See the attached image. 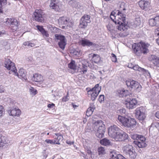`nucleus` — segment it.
<instances>
[{"label":"nucleus","instance_id":"obj_40","mask_svg":"<svg viewBox=\"0 0 159 159\" xmlns=\"http://www.w3.org/2000/svg\"><path fill=\"white\" fill-rule=\"evenodd\" d=\"M80 64L82 65L87 66H89L88 62L85 59H82L81 60H80Z\"/></svg>","mask_w":159,"mask_h":159},{"label":"nucleus","instance_id":"obj_5","mask_svg":"<svg viewBox=\"0 0 159 159\" xmlns=\"http://www.w3.org/2000/svg\"><path fill=\"white\" fill-rule=\"evenodd\" d=\"M127 87L130 90L132 89H136L137 92L139 93L141 90L142 86L139 83L136 81L129 80L126 81Z\"/></svg>","mask_w":159,"mask_h":159},{"label":"nucleus","instance_id":"obj_43","mask_svg":"<svg viewBox=\"0 0 159 159\" xmlns=\"http://www.w3.org/2000/svg\"><path fill=\"white\" fill-rule=\"evenodd\" d=\"M69 4L74 7H75L76 5L77 2L75 0H72L70 1L68 3Z\"/></svg>","mask_w":159,"mask_h":159},{"label":"nucleus","instance_id":"obj_36","mask_svg":"<svg viewBox=\"0 0 159 159\" xmlns=\"http://www.w3.org/2000/svg\"><path fill=\"white\" fill-rule=\"evenodd\" d=\"M90 18V16L89 15H84L81 17V19L88 23H89L91 22Z\"/></svg>","mask_w":159,"mask_h":159},{"label":"nucleus","instance_id":"obj_10","mask_svg":"<svg viewBox=\"0 0 159 159\" xmlns=\"http://www.w3.org/2000/svg\"><path fill=\"white\" fill-rule=\"evenodd\" d=\"M128 134L123 131L120 130L114 138L116 141H125L128 139Z\"/></svg>","mask_w":159,"mask_h":159},{"label":"nucleus","instance_id":"obj_32","mask_svg":"<svg viewBox=\"0 0 159 159\" xmlns=\"http://www.w3.org/2000/svg\"><path fill=\"white\" fill-rule=\"evenodd\" d=\"M7 4V0H0V13L3 12L2 8Z\"/></svg>","mask_w":159,"mask_h":159},{"label":"nucleus","instance_id":"obj_21","mask_svg":"<svg viewBox=\"0 0 159 159\" xmlns=\"http://www.w3.org/2000/svg\"><path fill=\"white\" fill-rule=\"evenodd\" d=\"M32 80L37 82H42L43 81V77L39 74L33 75L31 78Z\"/></svg>","mask_w":159,"mask_h":159},{"label":"nucleus","instance_id":"obj_20","mask_svg":"<svg viewBox=\"0 0 159 159\" xmlns=\"http://www.w3.org/2000/svg\"><path fill=\"white\" fill-rule=\"evenodd\" d=\"M79 43L84 47L85 46L90 47L93 45H95V43H93V42H90L87 39H83L80 40Z\"/></svg>","mask_w":159,"mask_h":159},{"label":"nucleus","instance_id":"obj_54","mask_svg":"<svg viewBox=\"0 0 159 159\" xmlns=\"http://www.w3.org/2000/svg\"><path fill=\"white\" fill-rule=\"evenodd\" d=\"M41 33L46 37H48L49 36V34H48V32L45 30Z\"/></svg>","mask_w":159,"mask_h":159},{"label":"nucleus","instance_id":"obj_17","mask_svg":"<svg viewBox=\"0 0 159 159\" xmlns=\"http://www.w3.org/2000/svg\"><path fill=\"white\" fill-rule=\"evenodd\" d=\"M15 75H17L20 79H23L24 80H26V73L24 70L23 69H20L19 70L18 73L17 72V70H15V71L13 72Z\"/></svg>","mask_w":159,"mask_h":159},{"label":"nucleus","instance_id":"obj_38","mask_svg":"<svg viewBox=\"0 0 159 159\" xmlns=\"http://www.w3.org/2000/svg\"><path fill=\"white\" fill-rule=\"evenodd\" d=\"M94 108L93 107H89L88 108L86 111V115L89 117L90 116L93 114V112L94 110Z\"/></svg>","mask_w":159,"mask_h":159},{"label":"nucleus","instance_id":"obj_39","mask_svg":"<svg viewBox=\"0 0 159 159\" xmlns=\"http://www.w3.org/2000/svg\"><path fill=\"white\" fill-rule=\"evenodd\" d=\"M66 44V41L58 42V45L59 47L62 50H64Z\"/></svg>","mask_w":159,"mask_h":159},{"label":"nucleus","instance_id":"obj_63","mask_svg":"<svg viewBox=\"0 0 159 159\" xmlns=\"http://www.w3.org/2000/svg\"><path fill=\"white\" fill-rule=\"evenodd\" d=\"M156 34H157V35L159 36V28H157L155 30Z\"/></svg>","mask_w":159,"mask_h":159},{"label":"nucleus","instance_id":"obj_33","mask_svg":"<svg viewBox=\"0 0 159 159\" xmlns=\"http://www.w3.org/2000/svg\"><path fill=\"white\" fill-rule=\"evenodd\" d=\"M68 67L69 68L74 71L76 69V66L75 64V61H74L72 60L68 64Z\"/></svg>","mask_w":159,"mask_h":159},{"label":"nucleus","instance_id":"obj_56","mask_svg":"<svg viewBox=\"0 0 159 159\" xmlns=\"http://www.w3.org/2000/svg\"><path fill=\"white\" fill-rule=\"evenodd\" d=\"M117 159H126V158L121 154H118L117 156Z\"/></svg>","mask_w":159,"mask_h":159},{"label":"nucleus","instance_id":"obj_61","mask_svg":"<svg viewBox=\"0 0 159 159\" xmlns=\"http://www.w3.org/2000/svg\"><path fill=\"white\" fill-rule=\"evenodd\" d=\"M134 65L132 63H130L129 64L128 66V67L129 68L133 69Z\"/></svg>","mask_w":159,"mask_h":159},{"label":"nucleus","instance_id":"obj_46","mask_svg":"<svg viewBox=\"0 0 159 159\" xmlns=\"http://www.w3.org/2000/svg\"><path fill=\"white\" fill-rule=\"evenodd\" d=\"M30 93L33 95H35L37 93V90L34 88L31 87L30 89Z\"/></svg>","mask_w":159,"mask_h":159},{"label":"nucleus","instance_id":"obj_59","mask_svg":"<svg viewBox=\"0 0 159 159\" xmlns=\"http://www.w3.org/2000/svg\"><path fill=\"white\" fill-rule=\"evenodd\" d=\"M4 143L3 142L1 136H0V147H3Z\"/></svg>","mask_w":159,"mask_h":159},{"label":"nucleus","instance_id":"obj_37","mask_svg":"<svg viewBox=\"0 0 159 159\" xmlns=\"http://www.w3.org/2000/svg\"><path fill=\"white\" fill-rule=\"evenodd\" d=\"M88 24L87 22L80 19L79 27L80 28L85 29L87 27Z\"/></svg>","mask_w":159,"mask_h":159},{"label":"nucleus","instance_id":"obj_31","mask_svg":"<svg viewBox=\"0 0 159 159\" xmlns=\"http://www.w3.org/2000/svg\"><path fill=\"white\" fill-rule=\"evenodd\" d=\"M70 53L73 55L80 57L81 55L80 51L79 49H74L71 50Z\"/></svg>","mask_w":159,"mask_h":159},{"label":"nucleus","instance_id":"obj_42","mask_svg":"<svg viewBox=\"0 0 159 159\" xmlns=\"http://www.w3.org/2000/svg\"><path fill=\"white\" fill-rule=\"evenodd\" d=\"M140 136V135L137 134H131V138L134 140H139V137Z\"/></svg>","mask_w":159,"mask_h":159},{"label":"nucleus","instance_id":"obj_7","mask_svg":"<svg viewBox=\"0 0 159 159\" xmlns=\"http://www.w3.org/2000/svg\"><path fill=\"white\" fill-rule=\"evenodd\" d=\"M101 89V87L99 86L98 84H96L94 87L88 91V94L89 95H91V99L93 101L96 99Z\"/></svg>","mask_w":159,"mask_h":159},{"label":"nucleus","instance_id":"obj_9","mask_svg":"<svg viewBox=\"0 0 159 159\" xmlns=\"http://www.w3.org/2000/svg\"><path fill=\"white\" fill-rule=\"evenodd\" d=\"M135 114L136 117L140 120H144L146 117L145 114L144 109L142 107L138 108L136 109Z\"/></svg>","mask_w":159,"mask_h":159},{"label":"nucleus","instance_id":"obj_47","mask_svg":"<svg viewBox=\"0 0 159 159\" xmlns=\"http://www.w3.org/2000/svg\"><path fill=\"white\" fill-rule=\"evenodd\" d=\"M36 27L37 29L41 33H42L44 30V28H43V27L42 26L38 25L36 26Z\"/></svg>","mask_w":159,"mask_h":159},{"label":"nucleus","instance_id":"obj_16","mask_svg":"<svg viewBox=\"0 0 159 159\" xmlns=\"http://www.w3.org/2000/svg\"><path fill=\"white\" fill-rule=\"evenodd\" d=\"M140 42L138 43H134L132 45V49L134 53L137 56L140 55L141 53Z\"/></svg>","mask_w":159,"mask_h":159},{"label":"nucleus","instance_id":"obj_13","mask_svg":"<svg viewBox=\"0 0 159 159\" xmlns=\"http://www.w3.org/2000/svg\"><path fill=\"white\" fill-rule=\"evenodd\" d=\"M126 103V107L129 109H133L136 107L137 102L135 98H128Z\"/></svg>","mask_w":159,"mask_h":159},{"label":"nucleus","instance_id":"obj_55","mask_svg":"<svg viewBox=\"0 0 159 159\" xmlns=\"http://www.w3.org/2000/svg\"><path fill=\"white\" fill-rule=\"evenodd\" d=\"M63 136L61 135H58V136L56 138V140H58V141H62L63 140Z\"/></svg>","mask_w":159,"mask_h":159},{"label":"nucleus","instance_id":"obj_64","mask_svg":"<svg viewBox=\"0 0 159 159\" xmlns=\"http://www.w3.org/2000/svg\"><path fill=\"white\" fill-rule=\"evenodd\" d=\"M155 116L157 118L159 119V111H157L156 113Z\"/></svg>","mask_w":159,"mask_h":159},{"label":"nucleus","instance_id":"obj_52","mask_svg":"<svg viewBox=\"0 0 159 159\" xmlns=\"http://www.w3.org/2000/svg\"><path fill=\"white\" fill-rule=\"evenodd\" d=\"M69 100V98L67 97V96H66L62 98V101L63 102H66Z\"/></svg>","mask_w":159,"mask_h":159},{"label":"nucleus","instance_id":"obj_27","mask_svg":"<svg viewBox=\"0 0 159 159\" xmlns=\"http://www.w3.org/2000/svg\"><path fill=\"white\" fill-rule=\"evenodd\" d=\"M157 129L159 131V122H155L152 124L149 130L150 132H152L153 130H156Z\"/></svg>","mask_w":159,"mask_h":159},{"label":"nucleus","instance_id":"obj_14","mask_svg":"<svg viewBox=\"0 0 159 159\" xmlns=\"http://www.w3.org/2000/svg\"><path fill=\"white\" fill-rule=\"evenodd\" d=\"M145 140L146 139L144 136L140 135L139 140L137 141H134V142L139 148H142L145 147L147 145L145 143Z\"/></svg>","mask_w":159,"mask_h":159},{"label":"nucleus","instance_id":"obj_12","mask_svg":"<svg viewBox=\"0 0 159 159\" xmlns=\"http://www.w3.org/2000/svg\"><path fill=\"white\" fill-rule=\"evenodd\" d=\"M4 64L5 67L7 69L11 70V72H13L15 71V70H16L14 63L11 61L10 59L8 58L5 59Z\"/></svg>","mask_w":159,"mask_h":159},{"label":"nucleus","instance_id":"obj_57","mask_svg":"<svg viewBox=\"0 0 159 159\" xmlns=\"http://www.w3.org/2000/svg\"><path fill=\"white\" fill-rule=\"evenodd\" d=\"M5 89L3 86L2 85H0V93L4 92Z\"/></svg>","mask_w":159,"mask_h":159},{"label":"nucleus","instance_id":"obj_22","mask_svg":"<svg viewBox=\"0 0 159 159\" xmlns=\"http://www.w3.org/2000/svg\"><path fill=\"white\" fill-rule=\"evenodd\" d=\"M8 112L10 116H19L20 114L21 111L19 109L15 108L11 110H8Z\"/></svg>","mask_w":159,"mask_h":159},{"label":"nucleus","instance_id":"obj_49","mask_svg":"<svg viewBox=\"0 0 159 159\" xmlns=\"http://www.w3.org/2000/svg\"><path fill=\"white\" fill-rule=\"evenodd\" d=\"M99 101L101 102L104 100V95H101L99 96L98 98Z\"/></svg>","mask_w":159,"mask_h":159},{"label":"nucleus","instance_id":"obj_53","mask_svg":"<svg viewBox=\"0 0 159 159\" xmlns=\"http://www.w3.org/2000/svg\"><path fill=\"white\" fill-rule=\"evenodd\" d=\"M119 112L121 114H125V109H120L118 110Z\"/></svg>","mask_w":159,"mask_h":159},{"label":"nucleus","instance_id":"obj_19","mask_svg":"<svg viewBox=\"0 0 159 159\" xmlns=\"http://www.w3.org/2000/svg\"><path fill=\"white\" fill-rule=\"evenodd\" d=\"M58 21L60 25H65L68 26L69 23V20L66 17H62L59 18Z\"/></svg>","mask_w":159,"mask_h":159},{"label":"nucleus","instance_id":"obj_25","mask_svg":"<svg viewBox=\"0 0 159 159\" xmlns=\"http://www.w3.org/2000/svg\"><path fill=\"white\" fill-rule=\"evenodd\" d=\"M141 48V53L145 54L148 52V48L149 46V44L148 43L140 42Z\"/></svg>","mask_w":159,"mask_h":159},{"label":"nucleus","instance_id":"obj_58","mask_svg":"<svg viewBox=\"0 0 159 159\" xmlns=\"http://www.w3.org/2000/svg\"><path fill=\"white\" fill-rule=\"evenodd\" d=\"M29 46L28 47H33L35 46V44L33 43H30V42H29Z\"/></svg>","mask_w":159,"mask_h":159},{"label":"nucleus","instance_id":"obj_24","mask_svg":"<svg viewBox=\"0 0 159 159\" xmlns=\"http://www.w3.org/2000/svg\"><path fill=\"white\" fill-rule=\"evenodd\" d=\"M6 23L7 24H10V25H12V26L13 27L15 26L16 27V29H17V27L18 25V22L16 19L7 18V21H6Z\"/></svg>","mask_w":159,"mask_h":159},{"label":"nucleus","instance_id":"obj_44","mask_svg":"<svg viewBox=\"0 0 159 159\" xmlns=\"http://www.w3.org/2000/svg\"><path fill=\"white\" fill-rule=\"evenodd\" d=\"M50 7L52 9L56 10L58 7V6L55 3L51 2Z\"/></svg>","mask_w":159,"mask_h":159},{"label":"nucleus","instance_id":"obj_62","mask_svg":"<svg viewBox=\"0 0 159 159\" xmlns=\"http://www.w3.org/2000/svg\"><path fill=\"white\" fill-rule=\"evenodd\" d=\"M66 143L67 144H70V145H72V144H73V143H74V142H71V141H69L68 140H67L66 141Z\"/></svg>","mask_w":159,"mask_h":159},{"label":"nucleus","instance_id":"obj_51","mask_svg":"<svg viewBox=\"0 0 159 159\" xmlns=\"http://www.w3.org/2000/svg\"><path fill=\"white\" fill-rule=\"evenodd\" d=\"M4 111L3 107L2 106L0 105V117L3 115V112Z\"/></svg>","mask_w":159,"mask_h":159},{"label":"nucleus","instance_id":"obj_60","mask_svg":"<svg viewBox=\"0 0 159 159\" xmlns=\"http://www.w3.org/2000/svg\"><path fill=\"white\" fill-rule=\"evenodd\" d=\"M54 107L55 104L53 103H52L51 104H49L48 105V107L49 108H52L53 107Z\"/></svg>","mask_w":159,"mask_h":159},{"label":"nucleus","instance_id":"obj_3","mask_svg":"<svg viewBox=\"0 0 159 159\" xmlns=\"http://www.w3.org/2000/svg\"><path fill=\"white\" fill-rule=\"evenodd\" d=\"M126 5L124 2L121 3L120 6L119 10L116 11V12L112 11L110 16L113 15L115 16L116 18H120L126 17L125 11L126 10Z\"/></svg>","mask_w":159,"mask_h":159},{"label":"nucleus","instance_id":"obj_28","mask_svg":"<svg viewBox=\"0 0 159 159\" xmlns=\"http://www.w3.org/2000/svg\"><path fill=\"white\" fill-rule=\"evenodd\" d=\"M133 69L135 70H138L139 71L142 72L143 73L148 72L149 75H150V72L148 70L139 67L138 65H134Z\"/></svg>","mask_w":159,"mask_h":159},{"label":"nucleus","instance_id":"obj_15","mask_svg":"<svg viewBox=\"0 0 159 159\" xmlns=\"http://www.w3.org/2000/svg\"><path fill=\"white\" fill-rule=\"evenodd\" d=\"M140 7L143 10L146 11L150 7V2L146 0H141L139 2Z\"/></svg>","mask_w":159,"mask_h":159},{"label":"nucleus","instance_id":"obj_4","mask_svg":"<svg viewBox=\"0 0 159 159\" xmlns=\"http://www.w3.org/2000/svg\"><path fill=\"white\" fill-rule=\"evenodd\" d=\"M94 125L98 127L96 135L99 138H102L104 136V133L105 130V125H104L102 120H98L95 122Z\"/></svg>","mask_w":159,"mask_h":159},{"label":"nucleus","instance_id":"obj_1","mask_svg":"<svg viewBox=\"0 0 159 159\" xmlns=\"http://www.w3.org/2000/svg\"><path fill=\"white\" fill-rule=\"evenodd\" d=\"M126 17L120 18H116L114 16H110L111 19L116 24H117L116 28L121 31H124L126 30L128 26L127 22L125 21Z\"/></svg>","mask_w":159,"mask_h":159},{"label":"nucleus","instance_id":"obj_41","mask_svg":"<svg viewBox=\"0 0 159 159\" xmlns=\"http://www.w3.org/2000/svg\"><path fill=\"white\" fill-rule=\"evenodd\" d=\"M98 151L99 155L103 154L105 153V149L102 147H99L98 148Z\"/></svg>","mask_w":159,"mask_h":159},{"label":"nucleus","instance_id":"obj_34","mask_svg":"<svg viewBox=\"0 0 159 159\" xmlns=\"http://www.w3.org/2000/svg\"><path fill=\"white\" fill-rule=\"evenodd\" d=\"M101 58L99 55L94 54L93 56V61L95 63H98L100 60Z\"/></svg>","mask_w":159,"mask_h":159},{"label":"nucleus","instance_id":"obj_8","mask_svg":"<svg viewBox=\"0 0 159 159\" xmlns=\"http://www.w3.org/2000/svg\"><path fill=\"white\" fill-rule=\"evenodd\" d=\"M33 17L35 20L39 22H43L44 21V15L40 10H35L33 13Z\"/></svg>","mask_w":159,"mask_h":159},{"label":"nucleus","instance_id":"obj_2","mask_svg":"<svg viewBox=\"0 0 159 159\" xmlns=\"http://www.w3.org/2000/svg\"><path fill=\"white\" fill-rule=\"evenodd\" d=\"M118 119L125 126L131 127L135 125L136 121L134 118L119 116Z\"/></svg>","mask_w":159,"mask_h":159},{"label":"nucleus","instance_id":"obj_48","mask_svg":"<svg viewBox=\"0 0 159 159\" xmlns=\"http://www.w3.org/2000/svg\"><path fill=\"white\" fill-rule=\"evenodd\" d=\"M134 24L137 25H140L141 21L139 18H136L134 22Z\"/></svg>","mask_w":159,"mask_h":159},{"label":"nucleus","instance_id":"obj_18","mask_svg":"<svg viewBox=\"0 0 159 159\" xmlns=\"http://www.w3.org/2000/svg\"><path fill=\"white\" fill-rule=\"evenodd\" d=\"M149 23V25L152 26H159V16H156L154 18L150 19Z\"/></svg>","mask_w":159,"mask_h":159},{"label":"nucleus","instance_id":"obj_23","mask_svg":"<svg viewBox=\"0 0 159 159\" xmlns=\"http://www.w3.org/2000/svg\"><path fill=\"white\" fill-rule=\"evenodd\" d=\"M149 60L151 61L155 66L159 67V58L154 55H152L149 58Z\"/></svg>","mask_w":159,"mask_h":159},{"label":"nucleus","instance_id":"obj_6","mask_svg":"<svg viewBox=\"0 0 159 159\" xmlns=\"http://www.w3.org/2000/svg\"><path fill=\"white\" fill-rule=\"evenodd\" d=\"M124 152L127 155H128L131 159H134L136 157L137 154L132 145L128 144L123 148Z\"/></svg>","mask_w":159,"mask_h":159},{"label":"nucleus","instance_id":"obj_30","mask_svg":"<svg viewBox=\"0 0 159 159\" xmlns=\"http://www.w3.org/2000/svg\"><path fill=\"white\" fill-rule=\"evenodd\" d=\"M55 39L57 40H59V42H63L66 41V39L65 36L60 34H55L54 35Z\"/></svg>","mask_w":159,"mask_h":159},{"label":"nucleus","instance_id":"obj_26","mask_svg":"<svg viewBox=\"0 0 159 159\" xmlns=\"http://www.w3.org/2000/svg\"><path fill=\"white\" fill-rule=\"evenodd\" d=\"M117 94L120 97H126L129 94V92L127 90L124 89L118 90L117 91Z\"/></svg>","mask_w":159,"mask_h":159},{"label":"nucleus","instance_id":"obj_50","mask_svg":"<svg viewBox=\"0 0 159 159\" xmlns=\"http://www.w3.org/2000/svg\"><path fill=\"white\" fill-rule=\"evenodd\" d=\"M111 57V60L112 61L116 62V56L114 54L112 53Z\"/></svg>","mask_w":159,"mask_h":159},{"label":"nucleus","instance_id":"obj_35","mask_svg":"<svg viewBox=\"0 0 159 159\" xmlns=\"http://www.w3.org/2000/svg\"><path fill=\"white\" fill-rule=\"evenodd\" d=\"M100 143L102 145L107 146L111 144L110 140L106 138H104L100 141Z\"/></svg>","mask_w":159,"mask_h":159},{"label":"nucleus","instance_id":"obj_11","mask_svg":"<svg viewBox=\"0 0 159 159\" xmlns=\"http://www.w3.org/2000/svg\"><path fill=\"white\" fill-rule=\"evenodd\" d=\"M120 129L116 125L111 126L108 129V134L110 136L114 138Z\"/></svg>","mask_w":159,"mask_h":159},{"label":"nucleus","instance_id":"obj_45","mask_svg":"<svg viewBox=\"0 0 159 159\" xmlns=\"http://www.w3.org/2000/svg\"><path fill=\"white\" fill-rule=\"evenodd\" d=\"M45 142L48 144H55V140L46 139L45 140Z\"/></svg>","mask_w":159,"mask_h":159},{"label":"nucleus","instance_id":"obj_29","mask_svg":"<svg viewBox=\"0 0 159 159\" xmlns=\"http://www.w3.org/2000/svg\"><path fill=\"white\" fill-rule=\"evenodd\" d=\"M78 70L82 74H85L87 71V66H83L79 64L78 66Z\"/></svg>","mask_w":159,"mask_h":159}]
</instances>
